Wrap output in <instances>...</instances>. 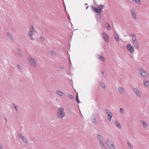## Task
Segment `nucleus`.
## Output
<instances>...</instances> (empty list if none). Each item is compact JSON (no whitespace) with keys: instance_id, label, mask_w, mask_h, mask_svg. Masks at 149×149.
Instances as JSON below:
<instances>
[{"instance_id":"nucleus-43","label":"nucleus","mask_w":149,"mask_h":149,"mask_svg":"<svg viewBox=\"0 0 149 149\" xmlns=\"http://www.w3.org/2000/svg\"><path fill=\"white\" fill-rule=\"evenodd\" d=\"M0 149H3L2 146L0 144Z\"/></svg>"},{"instance_id":"nucleus-31","label":"nucleus","mask_w":149,"mask_h":149,"mask_svg":"<svg viewBox=\"0 0 149 149\" xmlns=\"http://www.w3.org/2000/svg\"><path fill=\"white\" fill-rule=\"evenodd\" d=\"M101 87L104 89L105 88V85L104 83L101 82L100 84Z\"/></svg>"},{"instance_id":"nucleus-27","label":"nucleus","mask_w":149,"mask_h":149,"mask_svg":"<svg viewBox=\"0 0 149 149\" xmlns=\"http://www.w3.org/2000/svg\"><path fill=\"white\" fill-rule=\"evenodd\" d=\"M7 36L10 39V40H11L12 39V36L9 32H7Z\"/></svg>"},{"instance_id":"nucleus-49","label":"nucleus","mask_w":149,"mask_h":149,"mask_svg":"<svg viewBox=\"0 0 149 149\" xmlns=\"http://www.w3.org/2000/svg\"><path fill=\"white\" fill-rule=\"evenodd\" d=\"M87 5V3H86V4H85V5Z\"/></svg>"},{"instance_id":"nucleus-22","label":"nucleus","mask_w":149,"mask_h":149,"mask_svg":"<svg viewBox=\"0 0 149 149\" xmlns=\"http://www.w3.org/2000/svg\"><path fill=\"white\" fill-rule=\"evenodd\" d=\"M140 122L141 123H143V126L144 127L147 128L148 127V125H147L146 123L142 120H141Z\"/></svg>"},{"instance_id":"nucleus-17","label":"nucleus","mask_w":149,"mask_h":149,"mask_svg":"<svg viewBox=\"0 0 149 149\" xmlns=\"http://www.w3.org/2000/svg\"><path fill=\"white\" fill-rule=\"evenodd\" d=\"M91 121L93 123L95 124L96 123V119L95 116H93L91 118Z\"/></svg>"},{"instance_id":"nucleus-12","label":"nucleus","mask_w":149,"mask_h":149,"mask_svg":"<svg viewBox=\"0 0 149 149\" xmlns=\"http://www.w3.org/2000/svg\"><path fill=\"white\" fill-rule=\"evenodd\" d=\"M58 95L62 97L63 95H65L64 93L59 91H56L55 92Z\"/></svg>"},{"instance_id":"nucleus-19","label":"nucleus","mask_w":149,"mask_h":149,"mask_svg":"<svg viewBox=\"0 0 149 149\" xmlns=\"http://www.w3.org/2000/svg\"><path fill=\"white\" fill-rule=\"evenodd\" d=\"M130 36H132V41L136 40V36L135 34H131L130 35Z\"/></svg>"},{"instance_id":"nucleus-6","label":"nucleus","mask_w":149,"mask_h":149,"mask_svg":"<svg viewBox=\"0 0 149 149\" xmlns=\"http://www.w3.org/2000/svg\"><path fill=\"white\" fill-rule=\"evenodd\" d=\"M18 137L19 139H21L22 141L25 143H28V142L26 138L22 134L19 133L18 134Z\"/></svg>"},{"instance_id":"nucleus-29","label":"nucleus","mask_w":149,"mask_h":149,"mask_svg":"<svg viewBox=\"0 0 149 149\" xmlns=\"http://www.w3.org/2000/svg\"><path fill=\"white\" fill-rule=\"evenodd\" d=\"M13 106L15 110L17 111V112L18 111V110L17 108V107L15 106V104L14 103L13 104Z\"/></svg>"},{"instance_id":"nucleus-5","label":"nucleus","mask_w":149,"mask_h":149,"mask_svg":"<svg viewBox=\"0 0 149 149\" xmlns=\"http://www.w3.org/2000/svg\"><path fill=\"white\" fill-rule=\"evenodd\" d=\"M28 60L30 65L32 67H35L37 65V63L34 58L30 56L28 58Z\"/></svg>"},{"instance_id":"nucleus-41","label":"nucleus","mask_w":149,"mask_h":149,"mask_svg":"<svg viewBox=\"0 0 149 149\" xmlns=\"http://www.w3.org/2000/svg\"><path fill=\"white\" fill-rule=\"evenodd\" d=\"M18 55L20 57H22V54L21 53H19V54H18Z\"/></svg>"},{"instance_id":"nucleus-47","label":"nucleus","mask_w":149,"mask_h":149,"mask_svg":"<svg viewBox=\"0 0 149 149\" xmlns=\"http://www.w3.org/2000/svg\"><path fill=\"white\" fill-rule=\"evenodd\" d=\"M88 7H89V6H88L86 7V9H87Z\"/></svg>"},{"instance_id":"nucleus-35","label":"nucleus","mask_w":149,"mask_h":149,"mask_svg":"<svg viewBox=\"0 0 149 149\" xmlns=\"http://www.w3.org/2000/svg\"><path fill=\"white\" fill-rule=\"evenodd\" d=\"M76 100L78 103H80V102L78 99V95H77L76 96Z\"/></svg>"},{"instance_id":"nucleus-21","label":"nucleus","mask_w":149,"mask_h":149,"mask_svg":"<svg viewBox=\"0 0 149 149\" xmlns=\"http://www.w3.org/2000/svg\"><path fill=\"white\" fill-rule=\"evenodd\" d=\"M112 116L113 114L112 113H110L109 114H108L107 118L109 121H110L111 120Z\"/></svg>"},{"instance_id":"nucleus-42","label":"nucleus","mask_w":149,"mask_h":149,"mask_svg":"<svg viewBox=\"0 0 149 149\" xmlns=\"http://www.w3.org/2000/svg\"><path fill=\"white\" fill-rule=\"evenodd\" d=\"M59 68H60L61 69H64V68L63 66H59Z\"/></svg>"},{"instance_id":"nucleus-40","label":"nucleus","mask_w":149,"mask_h":149,"mask_svg":"<svg viewBox=\"0 0 149 149\" xmlns=\"http://www.w3.org/2000/svg\"><path fill=\"white\" fill-rule=\"evenodd\" d=\"M10 29H11V30L12 31H15L14 28L13 27H11Z\"/></svg>"},{"instance_id":"nucleus-33","label":"nucleus","mask_w":149,"mask_h":149,"mask_svg":"<svg viewBox=\"0 0 149 149\" xmlns=\"http://www.w3.org/2000/svg\"><path fill=\"white\" fill-rule=\"evenodd\" d=\"M17 67L20 70H22L23 69V68L20 65H17Z\"/></svg>"},{"instance_id":"nucleus-8","label":"nucleus","mask_w":149,"mask_h":149,"mask_svg":"<svg viewBox=\"0 0 149 149\" xmlns=\"http://www.w3.org/2000/svg\"><path fill=\"white\" fill-rule=\"evenodd\" d=\"M126 47L128 50L131 53H133L134 52V48L133 46L130 44H127Z\"/></svg>"},{"instance_id":"nucleus-20","label":"nucleus","mask_w":149,"mask_h":149,"mask_svg":"<svg viewBox=\"0 0 149 149\" xmlns=\"http://www.w3.org/2000/svg\"><path fill=\"white\" fill-rule=\"evenodd\" d=\"M144 86L146 88L149 87V81H145L143 82Z\"/></svg>"},{"instance_id":"nucleus-4","label":"nucleus","mask_w":149,"mask_h":149,"mask_svg":"<svg viewBox=\"0 0 149 149\" xmlns=\"http://www.w3.org/2000/svg\"><path fill=\"white\" fill-rule=\"evenodd\" d=\"M141 76L143 78H148L149 77V74L145 70L141 69L139 71Z\"/></svg>"},{"instance_id":"nucleus-44","label":"nucleus","mask_w":149,"mask_h":149,"mask_svg":"<svg viewBox=\"0 0 149 149\" xmlns=\"http://www.w3.org/2000/svg\"><path fill=\"white\" fill-rule=\"evenodd\" d=\"M18 51H19V52H21V49H18Z\"/></svg>"},{"instance_id":"nucleus-18","label":"nucleus","mask_w":149,"mask_h":149,"mask_svg":"<svg viewBox=\"0 0 149 149\" xmlns=\"http://www.w3.org/2000/svg\"><path fill=\"white\" fill-rule=\"evenodd\" d=\"M114 123L116 125L117 127L118 128L120 129L121 128V126L120 124L119 123L117 120H116L114 122Z\"/></svg>"},{"instance_id":"nucleus-48","label":"nucleus","mask_w":149,"mask_h":149,"mask_svg":"<svg viewBox=\"0 0 149 149\" xmlns=\"http://www.w3.org/2000/svg\"><path fill=\"white\" fill-rule=\"evenodd\" d=\"M95 0H93L94 3H95Z\"/></svg>"},{"instance_id":"nucleus-24","label":"nucleus","mask_w":149,"mask_h":149,"mask_svg":"<svg viewBox=\"0 0 149 149\" xmlns=\"http://www.w3.org/2000/svg\"><path fill=\"white\" fill-rule=\"evenodd\" d=\"M98 57H99V60L103 61V62L105 61V60L103 56L100 55H98Z\"/></svg>"},{"instance_id":"nucleus-14","label":"nucleus","mask_w":149,"mask_h":149,"mask_svg":"<svg viewBox=\"0 0 149 149\" xmlns=\"http://www.w3.org/2000/svg\"><path fill=\"white\" fill-rule=\"evenodd\" d=\"M96 137H97L98 140L99 141H102L103 140L104 138L102 136L100 135V134H97Z\"/></svg>"},{"instance_id":"nucleus-10","label":"nucleus","mask_w":149,"mask_h":149,"mask_svg":"<svg viewBox=\"0 0 149 149\" xmlns=\"http://www.w3.org/2000/svg\"><path fill=\"white\" fill-rule=\"evenodd\" d=\"M103 38L104 40L107 42H109V37L104 32L103 33Z\"/></svg>"},{"instance_id":"nucleus-32","label":"nucleus","mask_w":149,"mask_h":149,"mask_svg":"<svg viewBox=\"0 0 149 149\" xmlns=\"http://www.w3.org/2000/svg\"><path fill=\"white\" fill-rule=\"evenodd\" d=\"M105 112L108 115V114H109L111 113V112L109 111L108 109H106L105 110Z\"/></svg>"},{"instance_id":"nucleus-16","label":"nucleus","mask_w":149,"mask_h":149,"mask_svg":"<svg viewBox=\"0 0 149 149\" xmlns=\"http://www.w3.org/2000/svg\"><path fill=\"white\" fill-rule=\"evenodd\" d=\"M132 41L133 42V44L134 47H136V48H138L139 45L137 40H134Z\"/></svg>"},{"instance_id":"nucleus-26","label":"nucleus","mask_w":149,"mask_h":149,"mask_svg":"<svg viewBox=\"0 0 149 149\" xmlns=\"http://www.w3.org/2000/svg\"><path fill=\"white\" fill-rule=\"evenodd\" d=\"M114 38L116 40L118 41H119L118 36V35L116 33V34H114Z\"/></svg>"},{"instance_id":"nucleus-30","label":"nucleus","mask_w":149,"mask_h":149,"mask_svg":"<svg viewBox=\"0 0 149 149\" xmlns=\"http://www.w3.org/2000/svg\"><path fill=\"white\" fill-rule=\"evenodd\" d=\"M120 112L122 114H124V113L125 111L123 108H121L120 109Z\"/></svg>"},{"instance_id":"nucleus-37","label":"nucleus","mask_w":149,"mask_h":149,"mask_svg":"<svg viewBox=\"0 0 149 149\" xmlns=\"http://www.w3.org/2000/svg\"><path fill=\"white\" fill-rule=\"evenodd\" d=\"M50 52H51V54L52 55V56H54L55 55V54L53 51H50Z\"/></svg>"},{"instance_id":"nucleus-38","label":"nucleus","mask_w":149,"mask_h":149,"mask_svg":"<svg viewBox=\"0 0 149 149\" xmlns=\"http://www.w3.org/2000/svg\"><path fill=\"white\" fill-rule=\"evenodd\" d=\"M40 38L42 41H44L45 40V38L43 37L42 36H40Z\"/></svg>"},{"instance_id":"nucleus-11","label":"nucleus","mask_w":149,"mask_h":149,"mask_svg":"<svg viewBox=\"0 0 149 149\" xmlns=\"http://www.w3.org/2000/svg\"><path fill=\"white\" fill-rule=\"evenodd\" d=\"M118 90L120 94H123L125 93V90L122 87H120L118 88Z\"/></svg>"},{"instance_id":"nucleus-45","label":"nucleus","mask_w":149,"mask_h":149,"mask_svg":"<svg viewBox=\"0 0 149 149\" xmlns=\"http://www.w3.org/2000/svg\"><path fill=\"white\" fill-rule=\"evenodd\" d=\"M101 72L102 74H104V72Z\"/></svg>"},{"instance_id":"nucleus-1","label":"nucleus","mask_w":149,"mask_h":149,"mask_svg":"<svg viewBox=\"0 0 149 149\" xmlns=\"http://www.w3.org/2000/svg\"><path fill=\"white\" fill-rule=\"evenodd\" d=\"M104 5H101L98 6L97 8L93 6H92L91 7L93 9V11L97 13V15H99L100 14L102 10L104 8Z\"/></svg>"},{"instance_id":"nucleus-2","label":"nucleus","mask_w":149,"mask_h":149,"mask_svg":"<svg viewBox=\"0 0 149 149\" xmlns=\"http://www.w3.org/2000/svg\"><path fill=\"white\" fill-rule=\"evenodd\" d=\"M57 115L59 118H63L65 117V113L63 107H60L58 109Z\"/></svg>"},{"instance_id":"nucleus-25","label":"nucleus","mask_w":149,"mask_h":149,"mask_svg":"<svg viewBox=\"0 0 149 149\" xmlns=\"http://www.w3.org/2000/svg\"><path fill=\"white\" fill-rule=\"evenodd\" d=\"M127 144L130 149H134L133 146L129 142H127Z\"/></svg>"},{"instance_id":"nucleus-9","label":"nucleus","mask_w":149,"mask_h":149,"mask_svg":"<svg viewBox=\"0 0 149 149\" xmlns=\"http://www.w3.org/2000/svg\"><path fill=\"white\" fill-rule=\"evenodd\" d=\"M133 91L137 96H139V97L141 96V95L138 88H134L133 89Z\"/></svg>"},{"instance_id":"nucleus-23","label":"nucleus","mask_w":149,"mask_h":149,"mask_svg":"<svg viewBox=\"0 0 149 149\" xmlns=\"http://www.w3.org/2000/svg\"><path fill=\"white\" fill-rule=\"evenodd\" d=\"M107 146L110 149H116L113 143Z\"/></svg>"},{"instance_id":"nucleus-39","label":"nucleus","mask_w":149,"mask_h":149,"mask_svg":"<svg viewBox=\"0 0 149 149\" xmlns=\"http://www.w3.org/2000/svg\"><path fill=\"white\" fill-rule=\"evenodd\" d=\"M3 119L5 120L6 122V123L7 122V119L5 117H3Z\"/></svg>"},{"instance_id":"nucleus-3","label":"nucleus","mask_w":149,"mask_h":149,"mask_svg":"<svg viewBox=\"0 0 149 149\" xmlns=\"http://www.w3.org/2000/svg\"><path fill=\"white\" fill-rule=\"evenodd\" d=\"M35 31L34 28L33 26H31V28L29 29V31L28 33V36L30 38V39L33 40V38L32 37L34 34V32Z\"/></svg>"},{"instance_id":"nucleus-28","label":"nucleus","mask_w":149,"mask_h":149,"mask_svg":"<svg viewBox=\"0 0 149 149\" xmlns=\"http://www.w3.org/2000/svg\"><path fill=\"white\" fill-rule=\"evenodd\" d=\"M134 1L136 4H141V1L140 0H132Z\"/></svg>"},{"instance_id":"nucleus-13","label":"nucleus","mask_w":149,"mask_h":149,"mask_svg":"<svg viewBox=\"0 0 149 149\" xmlns=\"http://www.w3.org/2000/svg\"><path fill=\"white\" fill-rule=\"evenodd\" d=\"M100 146L103 149H106L107 148V147L106 146H105L104 144L103 140L102 141H100Z\"/></svg>"},{"instance_id":"nucleus-46","label":"nucleus","mask_w":149,"mask_h":149,"mask_svg":"<svg viewBox=\"0 0 149 149\" xmlns=\"http://www.w3.org/2000/svg\"><path fill=\"white\" fill-rule=\"evenodd\" d=\"M64 7H65V10H66L65 6V5L64 4Z\"/></svg>"},{"instance_id":"nucleus-7","label":"nucleus","mask_w":149,"mask_h":149,"mask_svg":"<svg viewBox=\"0 0 149 149\" xmlns=\"http://www.w3.org/2000/svg\"><path fill=\"white\" fill-rule=\"evenodd\" d=\"M132 17L135 20L137 19L136 14V9H131L130 10Z\"/></svg>"},{"instance_id":"nucleus-34","label":"nucleus","mask_w":149,"mask_h":149,"mask_svg":"<svg viewBox=\"0 0 149 149\" xmlns=\"http://www.w3.org/2000/svg\"><path fill=\"white\" fill-rule=\"evenodd\" d=\"M68 97H69V98H70L71 99H73L74 98L73 96L72 95L70 94H69L68 95Z\"/></svg>"},{"instance_id":"nucleus-50","label":"nucleus","mask_w":149,"mask_h":149,"mask_svg":"<svg viewBox=\"0 0 149 149\" xmlns=\"http://www.w3.org/2000/svg\"><path fill=\"white\" fill-rule=\"evenodd\" d=\"M70 63H71V61L70 60Z\"/></svg>"},{"instance_id":"nucleus-15","label":"nucleus","mask_w":149,"mask_h":149,"mask_svg":"<svg viewBox=\"0 0 149 149\" xmlns=\"http://www.w3.org/2000/svg\"><path fill=\"white\" fill-rule=\"evenodd\" d=\"M106 143L107 144V146H108L111 144L112 143V141L111 140V139H107Z\"/></svg>"},{"instance_id":"nucleus-36","label":"nucleus","mask_w":149,"mask_h":149,"mask_svg":"<svg viewBox=\"0 0 149 149\" xmlns=\"http://www.w3.org/2000/svg\"><path fill=\"white\" fill-rule=\"evenodd\" d=\"M107 24L108 26H106V27L107 28L109 29V30H110L111 27V26H110L109 24H108V23H107Z\"/></svg>"}]
</instances>
